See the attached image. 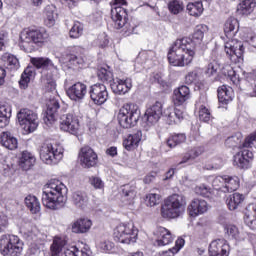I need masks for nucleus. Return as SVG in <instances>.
<instances>
[{
	"instance_id": "nucleus-1",
	"label": "nucleus",
	"mask_w": 256,
	"mask_h": 256,
	"mask_svg": "<svg viewBox=\"0 0 256 256\" xmlns=\"http://www.w3.org/2000/svg\"><path fill=\"white\" fill-rule=\"evenodd\" d=\"M205 33H207V25L200 24L195 27L192 40L190 38L177 39L168 52L170 65L173 67L190 65L195 59V42L201 43Z\"/></svg>"
},
{
	"instance_id": "nucleus-2",
	"label": "nucleus",
	"mask_w": 256,
	"mask_h": 256,
	"mask_svg": "<svg viewBox=\"0 0 256 256\" xmlns=\"http://www.w3.org/2000/svg\"><path fill=\"white\" fill-rule=\"evenodd\" d=\"M67 203V186L59 180H51L42 193V204L47 209H61Z\"/></svg>"
},
{
	"instance_id": "nucleus-3",
	"label": "nucleus",
	"mask_w": 256,
	"mask_h": 256,
	"mask_svg": "<svg viewBox=\"0 0 256 256\" xmlns=\"http://www.w3.org/2000/svg\"><path fill=\"white\" fill-rule=\"evenodd\" d=\"M185 197L179 194L169 196L161 207V215L164 219H177L185 213Z\"/></svg>"
},
{
	"instance_id": "nucleus-4",
	"label": "nucleus",
	"mask_w": 256,
	"mask_h": 256,
	"mask_svg": "<svg viewBox=\"0 0 256 256\" xmlns=\"http://www.w3.org/2000/svg\"><path fill=\"white\" fill-rule=\"evenodd\" d=\"M256 143V132L250 134L246 137L242 146H240L241 151L234 155V165L239 167V169H249L251 167V161H253V151L251 148Z\"/></svg>"
},
{
	"instance_id": "nucleus-5",
	"label": "nucleus",
	"mask_w": 256,
	"mask_h": 256,
	"mask_svg": "<svg viewBox=\"0 0 256 256\" xmlns=\"http://www.w3.org/2000/svg\"><path fill=\"white\" fill-rule=\"evenodd\" d=\"M114 7L111 9V19L114 22L116 29H124L126 33L131 35V33H135V26H131L130 23H127V10L121 6L117 5H127L126 0H114Z\"/></svg>"
},
{
	"instance_id": "nucleus-6",
	"label": "nucleus",
	"mask_w": 256,
	"mask_h": 256,
	"mask_svg": "<svg viewBox=\"0 0 256 256\" xmlns=\"http://www.w3.org/2000/svg\"><path fill=\"white\" fill-rule=\"evenodd\" d=\"M117 118L123 129H131L141 119V110L135 104H125L120 108Z\"/></svg>"
},
{
	"instance_id": "nucleus-7",
	"label": "nucleus",
	"mask_w": 256,
	"mask_h": 256,
	"mask_svg": "<svg viewBox=\"0 0 256 256\" xmlns=\"http://www.w3.org/2000/svg\"><path fill=\"white\" fill-rule=\"evenodd\" d=\"M63 146L58 143L45 142L40 147V159L46 165H57L63 159Z\"/></svg>"
},
{
	"instance_id": "nucleus-8",
	"label": "nucleus",
	"mask_w": 256,
	"mask_h": 256,
	"mask_svg": "<svg viewBox=\"0 0 256 256\" xmlns=\"http://www.w3.org/2000/svg\"><path fill=\"white\" fill-rule=\"evenodd\" d=\"M0 253L4 256H21L23 253V241L15 235H2L0 238Z\"/></svg>"
},
{
	"instance_id": "nucleus-9",
	"label": "nucleus",
	"mask_w": 256,
	"mask_h": 256,
	"mask_svg": "<svg viewBox=\"0 0 256 256\" xmlns=\"http://www.w3.org/2000/svg\"><path fill=\"white\" fill-rule=\"evenodd\" d=\"M138 235L139 230L135 228L133 223L119 224L114 229V240L118 243H124L125 245L137 243Z\"/></svg>"
},
{
	"instance_id": "nucleus-10",
	"label": "nucleus",
	"mask_w": 256,
	"mask_h": 256,
	"mask_svg": "<svg viewBox=\"0 0 256 256\" xmlns=\"http://www.w3.org/2000/svg\"><path fill=\"white\" fill-rule=\"evenodd\" d=\"M17 119L26 133H33L39 126L37 113L30 109H21L17 114Z\"/></svg>"
},
{
	"instance_id": "nucleus-11",
	"label": "nucleus",
	"mask_w": 256,
	"mask_h": 256,
	"mask_svg": "<svg viewBox=\"0 0 256 256\" xmlns=\"http://www.w3.org/2000/svg\"><path fill=\"white\" fill-rule=\"evenodd\" d=\"M88 93L95 105H103L109 99V92H107L105 84L97 83L90 86Z\"/></svg>"
},
{
	"instance_id": "nucleus-12",
	"label": "nucleus",
	"mask_w": 256,
	"mask_h": 256,
	"mask_svg": "<svg viewBox=\"0 0 256 256\" xmlns=\"http://www.w3.org/2000/svg\"><path fill=\"white\" fill-rule=\"evenodd\" d=\"M79 159L80 165L84 167V169H91V167H95V165H97V161H99L97 153H95V150L89 146L81 148Z\"/></svg>"
},
{
	"instance_id": "nucleus-13",
	"label": "nucleus",
	"mask_w": 256,
	"mask_h": 256,
	"mask_svg": "<svg viewBox=\"0 0 256 256\" xmlns=\"http://www.w3.org/2000/svg\"><path fill=\"white\" fill-rule=\"evenodd\" d=\"M46 34L39 30H25L20 34L21 44L20 47H27L29 43H43L45 41Z\"/></svg>"
},
{
	"instance_id": "nucleus-14",
	"label": "nucleus",
	"mask_w": 256,
	"mask_h": 256,
	"mask_svg": "<svg viewBox=\"0 0 256 256\" xmlns=\"http://www.w3.org/2000/svg\"><path fill=\"white\" fill-rule=\"evenodd\" d=\"M60 129L71 135L79 133V119L73 114H64L60 117Z\"/></svg>"
},
{
	"instance_id": "nucleus-15",
	"label": "nucleus",
	"mask_w": 256,
	"mask_h": 256,
	"mask_svg": "<svg viewBox=\"0 0 256 256\" xmlns=\"http://www.w3.org/2000/svg\"><path fill=\"white\" fill-rule=\"evenodd\" d=\"M226 55H229L230 59L236 57L237 59H243V54L245 53V46L243 42L232 39L225 43Z\"/></svg>"
},
{
	"instance_id": "nucleus-16",
	"label": "nucleus",
	"mask_w": 256,
	"mask_h": 256,
	"mask_svg": "<svg viewBox=\"0 0 256 256\" xmlns=\"http://www.w3.org/2000/svg\"><path fill=\"white\" fill-rule=\"evenodd\" d=\"M67 96L71 101L81 102L87 95V85L82 82H76L66 90Z\"/></svg>"
},
{
	"instance_id": "nucleus-17",
	"label": "nucleus",
	"mask_w": 256,
	"mask_h": 256,
	"mask_svg": "<svg viewBox=\"0 0 256 256\" xmlns=\"http://www.w3.org/2000/svg\"><path fill=\"white\" fill-rule=\"evenodd\" d=\"M161 115H163V104H161V102H156L146 110L144 121H146L147 125L151 127L161 119Z\"/></svg>"
},
{
	"instance_id": "nucleus-18",
	"label": "nucleus",
	"mask_w": 256,
	"mask_h": 256,
	"mask_svg": "<svg viewBox=\"0 0 256 256\" xmlns=\"http://www.w3.org/2000/svg\"><path fill=\"white\" fill-rule=\"evenodd\" d=\"M230 247L225 239H216L209 245V256H229Z\"/></svg>"
},
{
	"instance_id": "nucleus-19",
	"label": "nucleus",
	"mask_w": 256,
	"mask_h": 256,
	"mask_svg": "<svg viewBox=\"0 0 256 256\" xmlns=\"http://www.w3.org/2000/svg\"><path fill=\"white\" fill-rule=\"evenodd\" d=\"M191 99V90L189 87L183 85L173 91L172 101L175 107H181L185 105L187 101Z\"/></svg>"
},
{
	"instance_id": "nucleus-20",
	"label": "nucleus",
	"mask_w": 256,
	"mask_h": 256,
	"mask_svg": "<svg viewBox=\"0 0 256 256\" xmlns=\"http://www.w3.org/2000/svg\"><path fill=\"white\" fill-rule=\"evenodd\" d=\"M153 235L156 237L155 245L158 247H165V245H169V243H173V235L171 231L167 230L165 227H157Z\"/></svg>"
},
{
	"instance_id": "nucleus-21",
	"label": "nucleus",
	"mask_w": 256,
	"mask_h": 256,
	"mask_svg": "<svg viewBox=\"0 0 256 256\" xmlns=\"http://www.w3.org/2000/svg\"><path fill=\"white\" fill-rule=\"evenodd\" d=\"M208 209L209 205L207 204V201L199 198H194L188 205V213L190 217L203 215V213H207Z\"/></svg>"
},
{
	"instance_id": "nucleus-22",
	"label": "nucleus",
	"mask_w": 256,
	"mask_h": 256,
	"mask_svg": "<svg viewBox=\"0 0 256 256\" xmlns=\"http://www.w3.org/2000/svg\"><path fill=\"white\" fill-rule=\"evenodd\" d=\"M110 87L115 95H125V93L131 91L133 81L131 78H126L125 80L116 78V81L112 82Z\"/></svg>"
},
{
	"instance_id": "nucleus-23",
	"label": "nucleus",
	"mask_w": 256,
	"mask_h": 256,
	"mask_svg": "<svg viewBox=\"0 0 256 256\" xmlns=\"http://www.w3.org/2000/svg\"><path fill=\"white\" fill-rule=\"evenodd\" d=\"M141 139H143V132H141V130H137L134 134L128 135V137L123 141L124 149H126V151H133V149H137Z\"/></svg>"
},
{
	"instance_id": "nucleus-24",
	"label": "nucleus",
	"mask_w": 256,
	"mask_h": 256,
	"mask_svg": "<svg viewBox=\"0 0 256 256\" xmlns=\"http://www.w3.org/2000/svg\"><path fill=\"white\" fill-rule=\"evenodd\" d=\"M72 203L77 209L85 210L89 207V196L85 192L76 191L72 194Z\"/></svg>"
},
{
	"instance_id": "nucleus-25",
	"label": "nucleus",
	"mask_w": 256,
	"mask_h": 256,
	"mask_svg": "<svg viewBox=\"0 0 256 256\" xmlns=\"http://www.w3.org/2000/svg\"><path fill=\"white\" fill-rule=\"evenodd\" d=\"M0 143L2 147H5L10 151H14V149H17V146L19 145L17 138H15V136H13V134H11L10 132L1 133Z\"/></svg>"
},
{
	"instance_id": "nucleus-26",
	"label": "nucleus",
	"mask_w": 256,
	"mask_h": 256,
	"mask_svg": "<svg viewBox=\"0 0 256 256\" xmlns=\"http://www.w3.org/2000/svg\"><path fill=\"white\" fill-rule=\"evenodd\" d=\"M233 97H235V95L233 94V88L227 85H222L218 88L219 103L227 105L228 103H231V101H233Z\"/></svg>"
},
{
	"instance_id": "nucleus-27",
	"label": "nucleus",
	"mask_w": 256,
	"mask_h": 256,
	"mask_svg": "<svg viewBox=\"0 0 256 256\" xmlns=\"http://www.w3.org/2000/svg\"><path fill=\"white\" fill-rule=\"evenodd\" d=\"M241 181L237 176L225 175L223 193H233L239 189Z\"/></svg>"
},
{
	"instance_id": "nucleus-28",
	"label": "nucleus",
	"mask_w": 256,
	"mask_h": 256,
	"mask_svg": "<svg viewBox=\"0 0 256 256\" xmlns=\"http://www.w3.org/2000/svg\"><path fill=\"white\" fill-rule=\"evenodd\" d=\"M35 161H36L35 155H33L28 151H24L22 152L21 157L19 159V166L24 171H29V169H31V167L35 165Z\"/></svg>"
},
{
	"instance_id": "nucleus-29",
	"label": "nucleus",
	"mask_w": 256,
	"mask_h": 256,
	"mask_svg": "<svg viewBox=\"0 0 256 256\" xmlns=\"http://www.w3.org/2000/svg\"><path fill=\"white\" fill-rule=\"evenodd\" d=\"M30 62L34 67H36V69H57V67H55V65L53 64V61H51V59L49 58L34 57L30 59Z\"/></svg>"
},
{
	"instance_id": "nucleus-30",
	"label": "nucleus",
	"mask_w": 256,
	"mask_h": 256,
	"mask_svg": "<svg viewBox=\"0 0 256 256\" xmlns=\"http://www.w3.org/2000/svg\"><path fill=\"white\" fill-rule=\"evenodd\" d=\"M244 221L252 231H256V206L250 204L245 213Z\"/></svg>"
},
{
	"instance_id": "nucleus-31",
	"label": "nucleus",
	"mask_w": 256,
	"mask_h": 256,
	"mask_svg": "<svg viewBox=\"0 0 256 256\" xmlns=\"http://www.w3.org/2000/svg\"><path fill=\"white\" fill-rule=\"evenodd\" d=\"M91 225H93L91 220L85 218L79 219L72 224V232L87 233L91 229Z\"/></svg>"
},
{
	"instance_id": "nucleus-32",
	"label": "nucleus",
	"mask_w": 256,
	"mask_h": 256,
	"mask_svg": "<svg viewBox=\"0 0 256 256\" xmlns=\"http://www.w3.org/2000/svg\"><path fill=\"white\" fill-rule=\"evenodd\" d=\"M165 115L168 119L169 125H173V123L177 125L183 121V111L178 108H174L173 110L168 108L165 111Z\"/></svg>"
},
{
	"instance_id": "nucleus-33",
	"label": "nucleus",
	"mask_w": 256,
	"mask_h": 256,
	"mask_svg": "<svg viewBox=\"0 0 256 256\" xmlns=\"http://www.w3.org/2000/svg\"><path fill=\"white\" fill-rule=\"evenodd\" d=\"M255 0H244L237 6L238 15H251L255 10Z\"/></svg>"
},
{
	"instance_id": "nucleus-34",
	"label": "nucleus",
	"mask_w": 256,
	"mask_h": 256,
	"mask_svg": "<svg viewBox=\"0 0 256 256\" xmlns=\"http://www.w3.org/2000/svg\"><path fill=\"white\" fill-rule=\"evenodd\" d=\"M59 107L60 105L57 99H51L47 103L46 119L49 121V123H53V121H55V114L57 113Z\"/></svg>"
},
{
	"instance_id": "nucleus-35",
	"label": "nucleus",
	"mask_w": 256,
	"mask_h": 256,
	"mask_svg": "<svg viewBox=\"0 0 256 256\" xmlns=\"http://www.w3.org/2000/svg\"><path fill=\"white\" fill-rule=\"evenodd\" d=\"M11 119V106L7 104H0V128L7 127Z\"/></svg>"
},
{
	"instance_id": "nucleus-36",
	"label": "nucleus",
	"mask_w": 256,
	"mask_h": 256,
	"mask_svg": "<svg viewBox=\"0 0 256 256\" xmlns=\"http://www.w3.org/2000/svg\"><path fill=\"white\" fill-rule=\"evenodd\" d=\"M243 195L239 193H234L229 195V197L226 199V205L230 211H235L241 203H243Z\"/></svg>"
},
{
	"instance_id": "nucleus-37",
	"label": "nucleus",
	"mask_w": 256,
	"mask_h": 256,
	"mask_svg": "<svg viewBox=\"0 0 256 256\" xmlns=\"http://www.w3.org/2000/svg\"><path fill=\"white\" fill-rule=\"evenodd\" d=\"M25 205L29 209L31 213L34 215H37L39 211H41V204L39 203V200L35 196H27L25 198Z\"/></svg>"
},
{
	"instance_id": "nucleus-38",
	"label": "nucleus",
	"mask_w": 256,
	"mask_h": 256,
	"mask_svg": "<svg viewBox=\"0 0 256 256\" xmlns=\"http://www.w3.org/2000/svg\"><path fill=\"white\" fill-rule=\"evenodd\" d=\"M56 8L54 5H48L45 8V24L47 27H53L55 25V19H57Z\"/></svg>"
},
{
	"instance_id": "nucleus-39",
	"label": "nucleus",
	"mask_w": 256,
	"mask_h": 256,
	"mask_svg": "<svg viewBox=\"0 0 256 256\" xmlns=\"http://www.w3.org/2000/svg\"><path fill=\"white\" fill-rule=\"evenodd\" d=\"M187 141V136L183 133L173 134L166 140L167 145L170 149H174L177 145H181V143H185Z\"/></svg>"
},
{
	"instance_id": "nucleus-40",
	"label": "nucleus",
	"mask_w": 256,
	"mask_h": 256,
	"mask_svg": "<svg viewBox=\"0 0 256 256\" xmlns=\"http://www.w3.org/2000/svg\"><path fill=\"white\" fill-rule=\"evenodd\" d=\"M187 11L189 13V15H191L192 17H201V15H203V2L198 1V2H194V3H189L187 5Z\"/></svg>"
},
{
	"instance_id": "nucleus-41",
	"label": "nucleus",
	"mask_w": 256,
	"mask_h": 256,
	"mask_svg": "<svg viewBox=\"0 0 256 256\" xmlns=\"http://www.w3.org/2000/svg\"><path fill=\"white\" fill-rule=\"evenodd\" d=\"M65 245H67V242L64 239L60 237H55L50 247L51 255L52 256L59 255V253H61Z\"/></svg>"
},
{
	"instance_id": "nucleus-42",
	"label": "nucleus",
	"mask_w": 256,
	"mask_h": 256,
	"mask_svg": "<svg viewBox=\"0 0 256 256\" xmlns=\"http://www.w3.org/2000/svg\"><path fill=\"white\" fill-rule=\"evenodd\" d=\"M32 75H35V71L32 67H27L21 75L19 85L21 89H27L29 82L31 81Z\"/></svg>"
},
{
	"instance_id": "nucleus-43",
	"label": "nucleus",
	"mask_w": 256,
	"mask_h": 256,
	"mask_svg": "<svg viewBox=\"0 0 256 256\" xmlns=\"http://www.w3.org/2000/svg\"><path fill=\"white\" fill-rule=\"evenodd\" d=\"M122 195L124 201H128L129 203H131L137 195V192L135 191V186H131L129 184L124 185L122 187Z\"/></svg>"
},
{
	"instance_id": "nucleus-44",
	"label": "nucleus",
	"mask_w": 256,
	"mask_h": 256,
	"mask_svg": "<svg viewBox=\"0 0 256 256\" xmlns=\"http://www.w3.org/2000/svg\"><path fill=\"white\" fill-rule=\"evenodd\" d=\"M201 155V150L200 148H193L189 150L182 158V161L178 163V165H183L185 163H189V161H195L197 157Z\"/></svg>"
},
{
	"instance_id": "nucleus-45",
	"label": "nucleus",
	"mask_w": 256,
	"mask_h": 256,
	"mask_svg": "<svg viewBox=\"0 0 256 256\" xmlns=\"http://www.w3.org/2000/svg\"><path fill=\"white\" fill-rule=\"evenodd\" d=\"M98 79L102 81V83H111L113 81V72L105 69V68H100L98 70Z\"/></svg>"
},
{
	"instance_id": "nucleus-46",
	"label": "nucleus",
	"mask_w": 256,
	"mask_h": 256,
	"mask_svg": "<svg viewBox=\"0 0 256 256\" xmlns=\"http://www.w3.org/2000/svg\"><path fill=\"white\" fill-rule=\"evenodd\" d=\"M69 35L71 39H79L83 35V24L75 22L70 29Z\"/></svg>"
},
{
	"instance_id": "nucleus-47",
	"label": "nucleus",
	"mask_w": 256,
	"mask_h": 256,
	"mask_svg": "<svg viewBox=\"0 0 256 256\" xmlns=\"http://www.w3.org/2000/svg\"><path fill=\"white\" fill-rule=\"evenodd\" d=\"M4 59H6V65L11 71H16V69L19 67V60L17 57L7 54L4 56Z\"/></svg>"
},
{
	"instance_id": "nucleus-48",
	"label": "nucleus",
	"mask_w": 256,
	"mask_h": 256,
	"mask_svg": "<svg viewBox=\"0 0 256 256\" xmlns=\"http://www.w3.org/2000/svg\"><path fill=\"white\" fill-rule=\"evenodd\" d=\"M66 61L71 65H83V63H85V58L77 54L69 53L66 55Z\"/></svg>"
},
{
	"instance_id": "nucleus-49",
	"label": "nucleus",
	"mask_w": 256,
	"mask_h": 256,
	"mask_svg": "<svg viewBox=\"0 0 256 256\" xmlns=\"http://www.w3.org/2000/svg\"><path fill=\"white\" fill-rule=\"evenodd\" d=\"M239 23L237 19L229 18L224 25V33H226V37H229V33H233L235 31V27H237Z\"/></svg>"
},
{
	"instance_id": "nucleus-50",
	"label": "nucleus",
	"mask_w": 256,
	"mask_h": 256,
	"mask_svg": "<svg viewBox=\"0 0 256 256\" xmlns=\"http://www.w3.org/2000/svg\"><path fill=\"white\" fill-rule=\"evenodd\" d=\"M168 9L173 15H179L183 11V3L177 0H174L168 4Z\"/></svg>"
},
{
	"instance_id": "nucleus-51",
	"label": "nucleus",
	"mask_w": 256,
	"mask_h": 256,
	"mask_svg": "<svg viewBox=\"0 0 256 256\" xmlns=\"http://www.w3.org/2000/svg\"><path fill=\"white\" fill-rule=\"evenodd\" d=\"M146 203L148 207H155L161 203V196L157 193H150L146 196Z\"/></svg>"
},
{
	"instance_id": "nucleus-52",
	"label": "nucleus",
	"mask_w": 256,
	"mask_h": 256,
	"mask_svg": "<svg viewBox=\"0 0 256 256\" xmlns=\"http://www.w3.org/2000/svg\"><path fill=\"white\" fill-rule=\"evenodd\" d=\"M212 187L216 189V191H221L223 193V187H225V175L216 176L212 181Z\"/></svg>"
},
{
	"instance_id": "nucleus-53",
	"label": "nucleus",
	"mask_w": 256,
	"mask_h": 256,
	"mask_svg": "<svg viewBox=\"0 0 256 256\" xmlns=\"http://www.w3.org/2000/svg\"><path fill=\"white\" fill-rule=\"evenodd\" d=\"M224 230L226 235H228V237H231L232 239H237V237H239V229L235 225H226Z\"/></svg>"
},
{
	"instance_id": "nucleus-54",
	"label": "nucleus",
	"mask_w": 256,
	"mask_h": 256,
	"mask_svg": "<svg viewBox=\"0 0 256 256\" xmlns=\"http://www.w3.org/2000/svg\"><path fill=\"white\" fill-rule=\"evenodd\" d=\"M194 191L196 195H201V197H209V195H211V188L204 184L196 186Z\"/></svg>"
},
{
	"instance_id": "nucleus-55",
	"label": "nucleus",
	"mask_w": 256,
	"mask_h": 256,
	"mask_svg": "<svg viewBox=\"0 0 256 256\" xmlns=\"http://www.w3.org/2000/svg\"><path fill=\"white\" fill-rule=\"evenodd\" d=\"M217 71H219V63L213 60L207 66L206 75H208V77H213L217 75Z\"/></svg>"
},
{
	"instance_id": "nucleus-56",
	"label": "nucleus",
	"mask_w": 256,
	"mask_h": 256,
	"mask_svg": "<svg viewBox=\"0 0 256 256\" xmlns=\"http://www.w3.org/2000/svg\"><path fill=\"white\" fill-rule=\"evenodd\" d=\"M199 119L200 121H204V123H208V121L211 119V112L209 111V109H207V107H200Z\"/></svg>"
},
{
	"instance_id": "nucleus-57",
	"label": "nucleus",
	"mask_w": 256,
	"mask_h": 256,
	"mask_svg": "<svg viewBox=\"0 0 256 256\" xmlns=\"http://www.w3.org/2000/svg\"><path fill=\"white\" fill-rule=\"evenodd\" d=\"M222 74L225 75V77H229L230 81H232L233 83L237 81L235 70H233V67L231 66H226L222 68Z\"/></svg>"
},
{
	"instance_id": "nucleus-58",
	"label": "nucleus",
	"mask_w": 256,
	"mask_h": 256,
	"mask_svg": "<svg viewBox=\"0 0 256 256\" xmlns=\"http://www.w3.org/2000/svg\"><path fill=\"white\" fill-rule=\"evenodd\" d=\"M241 144V138L239 136L228 137L225 141L226 147L235 148Z\"/></svg>"
},
{
	"instance_id": "nucleus-59",
	"label": "nucleus",
	"mask_w": 256,
	"mask_h": 256,
	"mask_svg": "<svg viewBox=\"0 0 256 256\" xmlns=\"http://www.w3.org/2000/svg\"><path fill=\"white\" fill-rule=\"evenodd\" d=\"M44 85L46 91H55V89L57 88V83L52 76H46V78L44 79Z\"/></svg>"
},
{
	"instance_id": "nucleus-60",
	"label": "nucleus",
	"mask_w": 256,
	"mask_h": 256,
	"mask_svg": "<svg viewBox=\"0 0 256 256\" xmlns=\"http://www.w3.org/2000/svg\"><path fill=\"white\" fill-rule=\"evenodd\" d=\"M90 185H92V187H94L95 189H103V187H105V183L103 182V180H101V178L97 176H92L90 178Z\"/></svg>"
},
{
	"instance_id": "nucleus-61",
	"label": "nucleus",
	"mask_w": 256,
	"mask_h": 256,
	"mask_svg": "<svg viewBox=\"0 0 256 256\" xmlns=\"http://www.w3.org/2000/svg\"><path fill=\"white\" fill-rule=\"evenodd\" d=\"M184 245L185 240L183 238L177 239L175 242V247L169 249L168 253H172V255H175V253H179V251H181Z\"/></svg>"
},
{
	"instance_id": "nucleus-62",
	"label": "nucleus",
	"mask_w": 256,
	"mask_h": 256,
	"mask_svg": "<svg viewBox=\"0 0 256 256\" xmlns=\"http://www.w3.org/2000/svg\"><path fill=\"white\" fill-rule=\"evenodd\" d=\"M9 225V219L5 214H0V233Z\"/></svg>"
},
{
	"instance_id": "nucleus-63",
	"label": "nucleus",
	"mask_w": 256,
	"mask_h": 256,
	"mask_svg": "<svg viewBox=\"0 0 256 256\" xmlns=\"http://www.w3.org/2000/svg\"><path fill=\"white\" fill-rule=\"evenodd\" d=\"M114 247L115 244H113V242L104 241L100 243V249H102V251H111Z\"/></svg>"
},
{
	"instance_id": "nucleus-64",
	"label": "nucleus",
	"mask_w": 256,
	"mask_h": 256,
	"mask_svg": "<svg viewBox=\"0 0 256 256\" xmlns=\"http://www.w3.org/2000/svg\"><path fill=\"white\" fill-rule=\"evenodd\" d=\"M8 34L5 31H0V51H3L7 41Z\"/></svg>"
}]
</instances>
